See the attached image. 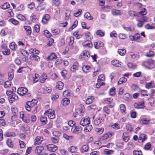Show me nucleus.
I'll list each match as a JSON object with an SVG mask.
<instances>
[{"label": "nucleus", "mask_w": 155, "mask_h": 155, "mask_svg": "<svg viewBox=\"0 0 155 155\" xmlns=\"http://www.w3.org/2000/svg\"><path fill=\"white\" fill-rule=\"evenodd\" d=\"M94 100V97L93 96H89L86 99L85 103L87 104H89L91 103Z\"/></svg>", "instance_id": "8"}, {"label": "nucleus", "mask_w": 155, "mask_h": 155, "mask_svg": "<svg viewBox=\"0 0 155 155\" xmlns=\"http://www.w3.org/2000/svg\"><path fill=\"white\" fill-rule=\"evenodd\" d=\"M128 14L130 16L132 17H137L139 15L138 13H136L133 11H129Z\"/></svg>", "instance_id": "20"}, {"label": "nucleus", "mask_w": 155, "mask_h": 155, "mask_svg": "<svg viewBox=\"0 0 155 155\" xmlns=\"http://www.w3.org/2000/svg\"><path fill=\"white\" fill-rule=\"evenodd\" d=\"M2 53L4 55H8L10 54V51L9 49H6L2 51Z\"/></svg>", "instance_id": "61"}, {"label": "nucleus", "mask_w": 155, "mask_h": 155, "mask_svg": "<svg viewBox=\"0 0 155 155\" xmlns=\"http://www.w3.org/2000/svg\"><path fill=\"white\" fill-rule=\"evenodd\" d=\"M71 131L76 134H78L82 131L81 127L80 126H76L73 130L72 129H71Z\"/></svg>", "instance_id": "7"}, {"label": "nucleus", "mask_w": 155, "mask_h": 155, "mask_svg": "<svg viewBox=\"0 0 155 155\" xmlns=\"http://www.w3.org/2000/svg\"><path fill=\"white\" fill-rule=\"evenodd\" d=\"M18 18L21 20L25 21L26 20L25 17L21 14H19L18 15Z\"/></svg>", "instance_id": "60"}, {"label": "nucleus", "mask_w": 155, "mask_h": 155, "mask_svg": "<svg viewBox=\"0 0 155 155\" xmlns=\"http://www.w3.org/2000/svg\"><path fill=\"white\" fill-rule=\"evenodd\" d=\"M63 137L66 139L69 140L72 139L73 138V136H69L65 134H63Z\"/></svg>", "instance_id": "40"}, {"label": "nucleus", "mask_w": 155, "mask_h": 155, "mask_svg": "<svg viewBox=\"0 0 155 155\" xmlns=\"http://www.w3.org/2000/svg\"><path fill=\"white\" fill-rule=\"evenodd\" d=\"M24 28L25 29L27 32V34L28 35H31V28L29 26H24Z\"/></svg>", "instance_id": "19"}, {"label": "nucleus", "mask_w": 155, "mask_h": 155, "mask_svg": "<svg viewBox=\"0 0 155 155\" xmlns=\"http://www.w3.org/2000/svg\"><path fill=\"white\" fill-rule=\"evenodd\" d=\"M83 45L85 47H87L89 48H91L93 46L91 42L89 41H85L84 42Z\"/></svg>", "instance_id": "22"}, {"label": "nucleus", "mask_w": 155, "mask_h": 155, "mask_svg": "<svg viewBox=\"0 0 155 155\" xmlns=\"http://www.w3.org/2000/svg\"><path fill=\"white\" fill-rule=\"evenodd\" d=\"M18 95L15 94H13L12 95L8 96V99L9 102L10 103H13L16 100H18Z\"/></svg>", "instance_id": "6"}, {"label": "nucleus", "mask_w": 155, "mask_h": 155, "mask_svg": "<svg viewBox=\"0 0 155 155\" xmlns=\"http://www.w3.org/2000/svg\"><path fill=\"white\" fill-rule=\"evenodd\" d=\"M127 78L125 77L120 78L118 81V84H120L123 83H125L127 81Z\"/></svg>", "instance_id": "34"}, {"label": "nucleus", "mask_w": 155, "mask_h": 155, "mask_svg": "<svg viewBox=\"0 0 155 155\" xmlns=\"http://www.w3.org/2000/svg\"><path fill=\"white\" fill-rule=\"evenodd\" d=\"M147 139V136L144 134H142L140 135L138 139L139 142L142 143Z\"/></svg>", "instance_id": "9"}, {"label": "nucleus", "mask_w": 155, "mask_h": 155, "mask_svg": "<svg viewBox=\"0 0 155 155\" xmlns=\"http://www.w3.org/2000/svg\"><path fill=\"white\" fill-rule=\"evenodd\" d=\"M120 109L122 113L125 112L126 108L124 104H121L120 105Z\"/></svg>", "instance_id": "54"}, {"label": "nucleus", "mask_w": 155, "mask_h": 155, "mask_svg": "<svg viewBox=\"0 0 155 155\" xmlns=\"http://www.w3.org/2000/svg\"><path fill=\"white\" fill-rule=\"evenodd\" d=\"M54 40L52 38H50L49 40V41L48 42L47 44V46H51L54 42Z\"/></svg>", "instance_id": "64"}, {"label": "nucleus", "mask_w": 155, "mask_h": 155, "mask_svg": "<svg viewBox=\"0 0 155 155\" xmlns=\"http://www.w3.org/2000/svg\"><path fill=\"white\" fill-rule=\"evenodd\" d=\"M147 14L146 10L145 8H143L142 11L139 12V14L142 15H144Z\"/></svg>", "instance_id": "63"}, {"label": "nucleus", "mask_w": 155, "mask_h": 155, "mask_svg": "<svg viewBox=\"0 0 155 155\" xmlns=\"http://www.w3.org/2000/svg\"><path fill=\"white\" fill-rule=\"evenodd\" d=\"M114 151L112 150H110L107 149L104 150V153L105 154L109 155L113 153Z\"/></svg>", "instance_id": "38"}, {"label": "nucleus", "mask_w": 155, "mask_h": 155, "mask_svg": "<svg viewBox=\"0 0 155 155\" xmlns=\"http://www.w3.org/2000/svg\"><path fill=\"white\" fill-rule=\"evenodd\" d=\"M70 103V100L68 98H63L61 102V104L64 106H67Z\"/></svg>", "instance_id": "10"}, {"label": "nucleus", "mask_w": 155, "mask_h": 155, "mask_svg": "<svg viewBox=\"0 0 155 155\" xmlns=\"http://www.w3.org/2000/svg\"><path fill=\"white\" fill-rule=\"evenodd\" d=\"M44 114L47 115L48 117L51 119H53L55 117V114L54 110L52 109H49L47 110Z\"/></svg>", "instance_id": "1"}, {"label": "nucleus", "mask_w": 155, "mask_h": 155, "mask_svg": "<svg viewBox=\"0 0 155 155\" xmlns=\"http://www.w3.org/2000/svg\"><path fill=\"white\" fill-rule=\"evenodd\" d=\"M115 88L113 87L111 88L109 91L110 94V95H113L115 94Z\"/></svg>", "instance_id": "45"}, {"label": "nucleus", "mask_w": 155, "mask_h": 155, "mask_svg": "<svg viewBox=\"0 0 155 155\" xmlns=\"http://www.w3.org/2000/svg\"><path fill=\"white\" fill-rule=\"evenodd\" d=\"M47 78V76L45 74H43L42 75L41 79V82L42 83H44Z\"/></svg>", "instance_id": "46"}, {"label": "nucleus", "mask_w": 155, "mask_h": 155, "mask_svg": "<svg viewBox=\"0 0 155 155\" xmlns=\"http://www.w3.org/2000/svg\"><path fill=\"white\" fill-rule=\"evenodd\" d=\"M95 130L99 134H101L104 130V129L103 128H97L95 129Z\"/></svg>", "instance_id": "43"}, {"label": "nucleus", "mask_w": 155, "mask_h": 155, "mask_svg": "<svg viewBox=\"0 0 155 155\" xmlns=\"http://www.w3.org/2000/svg\"><path fill=\"white\" fill-rule=\"evenodd\" d=\"M10 5L8 3H5L2 6V8L4 9H6L9 8Z\"/></svg>", "instance_id": "44"}, {"label": "nucleus", "mask_w": 155, "mask_h": 155, "mask_svg": "<svg viewBox=\"0 0 155 155\" xmlns=\"http://www.w3.org/2000/svg\"><path fill=\"white\" fill-rule=\"evenodd\" d=\"M30 58L32 60L38 61V60L39 59V57L35 54H32L30 56Z\"/></svg>", "instance_id": "23"}, {"label": "nucleus", "mask_w": 155, "mask_h": 155, "mask_svg": "<svg viewBox=\"0 0 155 155\" xmlns=\"http://www.w3.org/2000/svg\"><path fill=\"white\" fill-rule=\"evenodd\" d=\"M11 82L10 81H6L4 84V87L5 88L10 87L11 86Z\"/></svg>", "instance_id": "42"}, {"label": "nucleus", "mask_w": 155, "mask_h": 155, "mask_svg": "<svg viewBox=\"0 0 155 155\" xmlns=\"http://www.w3.org/2000/svg\"><path fill=\"white\" fill-rule=\"evenodd\" d=\"M83 56H86L87 58H88L90 56L89 53L88 51H84L82 53Z\"/></svg>", "instance_id": "62"}, {"label": "nucleus", "mask_w": 155, "mask_h": 155, "mask_svg": "<svg viewBox=\"0 0 155 155\" xmlns=\"http://www.w3.org/2000/svg\"><path fill=\"white\" fill-rule=\"evenodd\" d=\"M76 147L72 146L69 148L68 150L71 153H73L76 151Z\"/></svg>", "instance_id": "36"}, {"label": "nucleus", "mask_w": 155, "mask_h": 155, "mask_svg": "<svg viewBox=\"0 0 155 155\" xmlns=\"http://www.w3.org/2000/svg\"><path fill=\"white\" fill-rule=\"evenodd\" d=\"M103 110L106 113L108 114H109L110 112V110L108 109V107L106 106H105L104 107Z\"/></svg>", "instance_id": "58"}, {"label": "nucleus", "mask_w": 155, "mask_h": 155, "mask_svg": "<svg viewBox=\"0 0 155 155\" xmlns=\"http://www.w3.org/2000/svg\"><path fill=\"white\" fill-rule=\"evenodd\" d=\"M52 3L53 5L58 6L60 4V2L59 0H52Z\"/></svg>", "instance_id": "39"}, {"label": "nucleus", "mask_w": 155, "mask_h": 155, "mask_svg": "<svg viewBox=\"0 0 155 155\" xmlns=\"http://www.w3.org/2000/svg\"><path fill=\"white\" fill-rule=\"evenodd\" d=\"M90 123V118H82L80 121V124L83 126L87 125Z\"/></svg>", "instance_id": "5"}, {"label": "nucleus", "mask_w": 155, "mask_h": 155, "mask_svg": "<svg viewBox=\"0 0 155 155\" xmlns=\"http://www.w3.org/2000/svg\"><path fill=\"white\" fill-rule=\"evenodd\" d=\"M50 16L48 14H45L43 17L42 21L44 24H46L48 21L49 19L50 18Z\"/></svg>", "instance_id": "11"}, {"label": "nucleus", "mask_w": 155, "mask_h": 155, "mask_svg": "<svg viewBox=\"0 0 155 155\" xmlns=\"http://www.w3.org/2000/svg\"><path fill=\"white\" fill-rule=\"evenodd\" d=\"M6 142L7 145L9 147L12 148L13 147V144L11 140L9 139H8L7 140Z\"/></svg>", "instance_id": "29"}, {"label": "nucleus", "mask_w": 155, "mask_h": 155, "mask_svg": "<svg viewBox=\"0 0 155 155\" xmlns=\"http://www.w3.org/2000/svg\"><path fill=\"white\" fill-rule=\"evenodd\" d=\"M97 108V107L95 105H91L88 107V110H90L91 109L96 110Z\"/></svg>", "instance_id": "55"}, {"label": "nucleus", "mask_w": 155, "mask_h": 155, "mask_svg": "<svg viewBox=\"0 0 155 155\" xmlns=\"http://www.w3.org/2000/svg\"><path fill=\"white\" fill-rule=\"evenodd\" d=\"M92 127L91 125H89L86 126L85 128L84 131L85 132H88L91 131L92 129Z\"/></svg>", "instance_id": "26"}, {"label": "nucleus", "mask_w": 155, "mask_h": 155, "mask_svg": "<svg viewBox=\"0 0 155 155\" xmlns=\"http://www.w3.org/2000/svg\"><path fill=\"white\" fill-rule=\"evenodd\" d=\"M29 52L30 53H32V54H38L39 51L38 50H36V49H33L32 48H31L29 49Z\"/></svg>", "instance_id": "31"}, {"label": "nucleus", "mask_w": 155, "mask_h": 155, "mask_svg": "<svg viewBox=\"0 0 155 155\" xmlns=\"http://www.w3.org/2000/svg\"><path fill=\"white\" fill-rule=\"evenodd\" d=\"M47 150L51 152H55L58 149V147L57 146L52 144H49L46 146Z\"/></svg>", "instance_id": "3"}, {"label": "nucleus", "mask_w": 155, "mask_h": 155, "mask_svg": "<svg viewBox=\"0 0 155 155\" xmlns=\"http://www.w3.org/2000/svg\"><path fill=\"white\" fill-rule=\"evenodd\" d=\"M43 140V138L41 137H37L35 139V144H40Z\"/></svg>", "instance_id": "14"}, {"label": "nucleus", "mask_w": 155, "mask_h": 155, "mask_svg": "<svg viewBox=\"0 0 155 155\" xmlns=\"http://www.w3.org/2000/svg\"><path fill=\"white\" fill-rule=\"evenodd\" d=\"M119 38L121 39H124L126 38L127 35L125 34L120 33L118 35Z\"/></svg>", "instance_id": "56"}, {"label": "nucleus", "mask_w": 155, "mask_h": 155, "mask_svg": "<svg viewBox=\"0 0 155 155\" xmlns=\"http://www.w3.org/2000/svg\"><path fill=\"white\" fill-rule=\"evenodd\" d=\"M44 147L42 146H38L35 150V152L39 154L43 150Z\"/></svg>", "instance_id": "17"}, {"label": "nucleus", "mask_w": 155, "mask_h": 155, "mask_svg": "<svg viewBox=\"0 0 155 155\" xmlns=\"http://www.w3.org/2000/svg\"><path fill=\"white\" fill-rule=\"evenodd\" d=\"M151 147V144L150 143H147L144 147V149L146 150H149Z\"/></svg>", "instance_id": "57"}, {"label": "nucleus", "mask_w": 155, "mask_h": 155, "mask_svg": "<svg viewBox=\"0 0 155 155\" xmlns=\"http://www.w3.org/2000/svg\"><path fill=\"white\" fill-rule=\"evenodd\" d=\"M70 91L69 90H67L64 91L63 95L64 96H70Z\"/></svg>", "instance_id": "50"}, {"label": "nucleus", "mask_w": 155, "mask_h": 155, "mask_svg": "<svg viewBox=\"0 0 155 155\" xmlns=\"http://www.w3.org/2000/svg\"><path fill=\"white\" fill-rule=\"evenodd\" d=\"M123 140L125 142H127L130 139V137L127 135V133L124 132L123 135Z\"/></svg>", "instance_id": "16"}, {"label": "nucleus", "mask_w": 155, "mask_h": 155, "mask_svg": "<svg viewBox=\"0 0 155 155\" xmlns=\"http://www.w3.org/2000/svg\"><path fill=\"white\" fill-rule=\"evenodd\" d=\"M84 17L89 20L92 19L93 18L91 15V14L88 12H86L84 15Z\"/></svg>", "instance_id": "41"}, {"label": "nucleus", "mask_w": 155, "mask_h": 155, "mask_svg": "<svg viewBox=\"0 0 155 155\" xmlns=\"http://www.w3.org/2000/svg\"><path fill=\"white\" fill-rule=\"evenodd\" d=\"M105 78L104 75L103 74H101L99 76L98 79V82H101V81H104L105 80Z\"/></svg>", "instance_id": "32"}, {"label": "nucleus", "mask_w": 155, "mask_h": 155, "mask_svg": "<svg viewBox=\"0 0 155 155\" xmlns=\"http://www.w3.org/2000/svg\"><path fill=\"white\" fill-rule=\"evenodd\" d=\"M78 24V21L77 20L75 21L71 27L69 29L68 31H71L73 29H74L77 26Z\"/></svg>", "instance_id": "33"}, {"label": "nucleus", "mask_w": 155, "mask_h": 155, "mask_svg": "<svg viewBox=\"0 0 155 155\" xmlns=\"http://www.w3.org/2000/svg\"><path fill=\"white\" fill-rule=\"evenodd\" d=\"M33 103H32V102L28 101L26 102V104H28L30 106V107L32 108L33 106L36 105L37 102V100H34Z\"/></svg>", "instance_id": "27"}, {"label": "nucleus", "mask_w": 155, "mask_h": 155, "mask_svg": "<svg viewBox=\"0 0 155 155\" xmlns=\"http://www.w3.org/2000/svg\"><path fill=\"white\" fill-rule=\"evenodd\" d=\"M112 14L114 16L120 15L122 14V12L120 10L113 9L112 10Z\"/></svg>", "instance_id": "12"}, {"label": "nucleus", "mask_w": 155, "mask_h": 155, "mask_svg": "<svg viewBox=\"0 0 155 155\" xmlns=\"http://www.w3.org/2000/svg\"><path fill=\"white\" fill-rule=\"evenodd\" d=\"M117 52L120 55H123L125 54L126 53V50L124 49H119L117 51Z\"/></svg>", "instance_id": "30"}, {"label": "nucleus", "mask_w": 155, "mask_h": 155, "mask_svg": "<svg viewBox=\"0 0 155 155\" xmlns=\"http://www.w3.org/2000/svg\"><path fill=\"white\" fill-rule=\"evenodd\" d=\"M112 127L113 128L116 129H119L120 128V125L117 123H115L114 125H112Z\"/></svg>", "instance_id": "59"}, {"label": "nucleus", "mask_w": 155, "mask_h": 155, "mask_svg": "<svg viewBox=\"0 0 155 155\" xmlns=\"http://www.w3.org/2000/svg\"><path fill=\"white\" fill-rule=\"evenodd\" d=\"M64 86V83L61 81H58L57 84V87L60 90H62Z\"/></svg>", "instance_id": "25"}, {"label": "nucleus", "mask_w": 155, "mask_h": 155, "mask_svg": "<svg viewBox=\"0 0 155 155\" xmlns=\"http://www.w3.org/2000/svg\"><path fill=\"white\" fill-rule=\"evenodd\" d=\"M96 34L97 35H99L100 36H103L104 35V33L101 30H97L96 32Z\"/></svg>", "instance_id": "47"}, {"label": "nucleus", "mask_w": 155, "mask_h": 155, "mask_svg": "<svg viewBox=\"0 0 155 155\" xmlns=\"http://www.w3.org/2000/svg\"><path fill=\"white\" fill-rule=\"evenodd\" d=\"M78 63L77 62H76L74 63L73 65L71 68V71H74L76 70L77 69L78 67Z\"/></svg>", "instance_id": "24"}, {"label": "nucleus", "mask_w": 155, "mask_h": 155, "mask_svg": "<svg viewBox=\"0 0 155 155\" xmlns=\"http://www.w3.org/2000/svg\"><path fill=\"white\" fill-rule=\"evenodd\" d=\"M154 61L152 60H147L144 61L143 64L142 65L145 68H149L150 66H152L153 64Z\"/></svg>", "instance_id": "2"}, {"label": "nucleus", "mask_w": 155, "mask_h": 155, "mask_svg": "<svg viewBox=\"0 0 155 155\" xmlns=\"http://www.w3.org/2000/svg\"><path fill=\"white\" fill-rule=\"evenodd\" d=\"M28 91V89L24 87H20L18 89L17 91L18 94L21 96H23Z\"/></svg>", "instance_id": "4"}, {"label": "nucleus", "mask_w": 155, "mask_h": 155, "mask_svg": "<svg viewBox=\"0 0 155 155\" xmlns=\"http://www.w3.org/2000/svg\"><path fill=\"white\" fill-rule=\"evenodd\" d=\"M57 58V56L54 53H52L49 56H48L47 59L48 60H52L54 59H56Z\"/></svg>", "instance_id": "21"}, {"label": "nucleus", "mask_w": 155, "mask_h": 155, "mask_svg": "<svg viewBox=\"0 0 155 155\" xmlns=\"http://www.w3.org/2000/svg\"><path fill=\"white\" fill-rule=\"evenodd\" d=\"M150 122V120L142 118L140 120V123L143 124H147Z\"/></svg>", "instance_id": "18"}, {"label": "nucleus", "mask_w": 155, "mask_h": 155, "mask_svg": "<svg viewBox=\"0 0 155 155\" xmlns=\"http://www.w3.org/2000/svg\"><path fill=\"white\" fill-rule=\"evenodd\" d=\"M104 119L98 117L96 118L94 120V124L95 125H98L100 124L102 122L104 121Z\"/></svg>", "instance_id": "15"}, {"label": "nucleus", "mask_w": 155, "mask_h": 155, "mask_svg": "<svg viewBox=\"0 0 155 155\" xmlns=\"http://www.w3.org/2000/svg\"><path fill=\"white\" fill-rule=\"evenodd\" d=\"M89 147L87 145H84L82 146L80 149V151L82 153L87 152L88 150Z\"/></svg>", "instance_id": "13"}, {"label": "nucleus", "mask_w": 155, "mask_h": 155, "mask_svg": "<svg viewBox=\"0 0 155 155\" xmlns=\"http://www.w3.org/2000/svg\"><path fill=\"white\" fill-rule=\"evenodd\" d=\"M44 34L47 38H50L51 35V34L47 30H45L44 31Z\"/></svg>", "instance_id": "37"}, {"label": "nucleus", "mask_w": 155, "mask_h": 155, "mask_svg": "<svg viewBox=\"0 0 155 155\" xmlns=\"http://www.w3.org/2000/svg\"><path fill=\"white\" fill-rule=\"evenodd\" d=\"M17 47V45L14 42L11 43L9 45L10 48L13 50H15Z\"/></svg>", "instance_id": "28"}, {"label": "nucleus", "mask_w": 155, "mask_h": 155, "mask_svg": "<svg viewBox=\"0 0 155 155\" xmlns=\"http://www.w3.org/2000/svg\"><path fill=\"white\" fill-rule=\"evenodd\" d=\"M9 21L11 22L12 24L14 25H17L19 23L18 21L15 19L13 18H12L10 19L9 20Z\"/></svg>", "instance_id": "48"}, {"label": "nucleus", "mask_w": 155, "mask_h": 155, "mask_svg": "<svg viewBox=\"0 0 155 155\" xmlns=\"http://www.w3.org/2000/svg\"><path fill=\"white\" fill-rule=\"evenodd\" d=\"M7 137H14L15 136V133H8L5 134Z\"/></svg>", "instance_id": "51"}, {"label": "nucleus", "mask_w": 155, "mask_h": 155, "mask_svg": "<svg viewBox=\"0 0 155 155\" xmlns=\"http://www.w3.org/2000/svg\"><path fill=\"white\" fill-rule=\"evenodd\" d=\"M40 120L42 123H44V124H46L47 121V118L45 117H41Z\"/></svg>", "instance_id": "49"}, {"label": "nucleus", "mask_w": 155, "mask_h": 155, "mask_svg": "<svg viewBox=\"0 0 155 155\" xmlns=\"http://www.w3.org/2000/svg\"><path fill=\"white\" fill-rule=\"evenodd\" d=\"M82 10L81 9H79L78 10V12L74 14V15L76 17L79 16L81 14Z\"/></svg>", "instance_id": "53"}, {"label": "nucleus", "mask_w": 155, "mask_h": 155, "mask_svg": "<svg viewBox=\"0 0 155 155\" xmlns=\"http://www.w3.org/2000/svg\"><path fill=\"white\" fill-rule=\"evenodd\" d=\"M134 155H142V152L141 151H137L134 150L133 151Z\"/></svg>", "instance_id": "52"}, {"label": "nucleus", "mask_w": 155, "mask_h": 155, "mask_svg": "<svg viewBox=\"0 0 155 155\" xmlns=\"http://www.w3.org/2000/svg\"><path fill=\"white\" fill-rule=\"evenodd\" d=\"M152 82L147 83L145 85V87L146 88L149 89L150 88H153L155 87V86L152 85Z\"/></svg>", "instance_id": "35"}]
</instances>
